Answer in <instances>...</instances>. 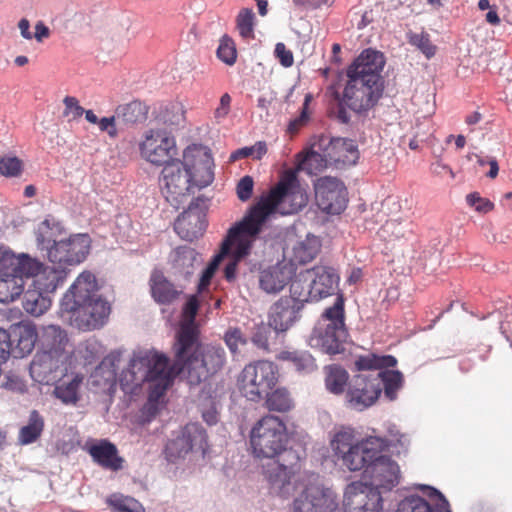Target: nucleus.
I'll return each instance as SVG.
<instances>
[{
	"instance_id": "nucleus-1",
	"label": "nucleus",
	"mask_w": 512,
	"mask_h": 512,
	"mask_svg": "<svg viewBox=\"0 0 512 512\" xmlns=\"http://www.w3.org/2000/svg\"><path fill=\"white\" fill-rule=\"evenodd\" d=\"M120 385L125 393L136 395L147 385L148 400L143 413L154 417L159 411L167 389L173 382L168 357L154 349L133 352L128 367L120 375Z\"/></svg>"
},
{
	"instance_id": "nucleus-2",
	"label": "nucleus",
	"mask_w": 512,
	"mask_h": 512,
	"mask_svg": "<svg viewBox=\"0 0 512 512\" xmlns=\"http://www.w3.org/2000/svg\"><path fill=\"white\" fill-rule=\"evenodd\" d=\"M308 196L300 186L296 176L289 172L285 174L270 194L262 197L243 217L233 225V234L237 230L243 232L244 242L253 244L271 214L290 215L297 213L306 206Z\"/></svg>"
},
{
	"instance_id": "nucleus-3",
	"label": "nucleus",
	"mask_w": 512,
	"mask_h": 512,
	"mask_svg": "<svg viewBox=\"0 0 512 512\" xmlns=\"http://www.w3.org/2000/svg\"><path fill=\"white\" fill-rule=\"evenodd\" d=\"M96 276L83 271L63 296L61 308L70 313L71 324L80 330L101 328L110 314L109 303L98 294Z\"/></svg>"
},
{
	"instance_id": "nucleus-4",
	"label": "nucleus",
	"mask_w": 512,
	"mask_h": 512,
	"mask_svg": "<svg viewBox=\"0 0 512 512\" xmlns=\"http://www.w3.org/2000/svg\"><path fill=\"white\" fill-rule=\"evenodd\" d=\"M390 442L380 436L357 438L356 430L351 426H337L329 434V447L334 462L343 470L365 474V470L378 453L386 450Z\"/></svg>"
},
{
	"instance_id": "nucleus-5",
	"label": "nucleus",
	"mask_w": 512,
	"mask_h": 512,
	"mask_svg": "<svg viewBox=\"0 0 512 512\" xmlns=\"http://www.w3.org/2000/svg\"><path fill=\"white\" fill-rule=\"evenodd\" d=\"M344 320V300L338 295L335 303L325 309L316 323L308 340L309 346L331 355L342 352L347 338Z\"/></svg>"
},
{
	"instance_id": "nucleus-6",
	"label": "nucleus",
	"mask_w": 512,
	"mask_h": 512,
	"mask_svg": "<svg viewBox=\"0 0 512 512\" xmlns=\"http://www.w3.org/2000/svg\"><path fill=\"white\" fill-rule=\"evenodd\" d=\"M174 354L176 364L187 372L189 383L194 385L219 371L226 361V353L221 346L201 345L198 336L195 345L187 348L183 355Z\"/></svg>"
},
{
	"instance_id": "nucleus-7",
	"label": "nucleus",
	"mask_w": 512,
	"mask_h": 512,
	"mask_svg": "<svg viewBox=\"0 0 512 512\" xmlns=\"http://www.w3.org/2000/svg\"><path fill=\"white\" fill-rule=\"evenodd\" d=\"M301 470V457L294 449L284 451L280 457L263 465V475L271 492L282 498L292 495L304 480Z\"/></svg>"
},
{
	"instance_id": "nucleus-8",
	"label": "nucleus",
	"mask_w": 512,
	"mask_h": 512,
	"mask_svg": "<svg viewBox=\"0 0 512 512\" xmlns=\"http://www.w3.org/2000/svg\"><path fill=\"white\" fill-rule=\"evenodd\" d=\"M287 429L284 422L276 416L261 418L250 432V445L253 454L260 458L274 459L287 451Z\"/></svg>"
},
{
	"instance_id": "nucleus-9",
	"label": "nucleus",
	"mask_w": 512,
	"mask_h": 512,
	"mask_svg": "<svg viewBox=\"0 0 512 512\" xmlns=\"http://www.w3.org/2000/svg\"><path fill=\"white\" fill-rule=\"evenodd\" d=\"M278 381V370L273 362L260 360L246 365L238 376L241 394L249 401L258 402Z\"/></svg>"
},
{
	"instance_id": "nucleus-10",
	"label": "nucleus",
	"mask_w": 512,
	"mask_h": 512,
	"mask_svg": "<svg viewBox=\"0 0 512 512\" xmlns=\"http://www.w3.org/2000/svg\"><path fill=\"white\" fill-rule=\"evenodd\" d=\"M396 363V358L391 355L377 356L369 354L359 357L355 361V366L358 371L380 370L378 372L374 371V375L381 379L384 396L393 401L397 398L398 391L403 387V375L398 370L382 369L394 367Z\"/></svg>"
},
{
	"instance_id": "nucleus-11",
	"label": "nucleus",
	"mask_w": 512,
	"mask_h": 512,
	"mask_svg": "<svg viewBox=\"0 0 512 512\" xmlns=\"http://www.w3.org/2000/svg\"><path fill=\"white\" fill-rule=\"evenodd\" d=\"M311 475L303 490L293 500L292 512H334L337 501L332 490L318 483Z\"/></svg>"
},
{
	"instance_id": "nucleus-12",
	"label": "nucleus",
	"mask_w": 512,
	"mask_h": 512,
	"mask_svg": "<svg viewBox=\"0 0 512 512\" xmlns=\"http://www.w3.org/2000/svg\"><path fill=\"white\" fill-rule=\"evenodd\" d=\"M381 393V379L374 372L361 373L349 382L345 400L349 408L364 411L376 403Z\"/></svg>"
},
{
	"instance_id": "nucleus-13",
	"label": "nucleus",
	"mask_w": 512,
	"mask_h": 512,
	"mask_svg": "<svg viewBox=\"0 0 512 512\" xmlns=\"http://www.w3.org/2000/svg\"><path fill=\"white\" fill-rule=\"evenodd\" d=\"M90 238L86 234L74 235L67 240L54 243L48 250V259L51 263L66 270L67 266L83 262L90 251Z\"/></svg>"
},
{
	"instance_id": "nucleus-14",
	"label": "nucleus",
	"mask_w": 512,
	"mask_h": 512,
	"mask_svg": "<svg viewBox=\"0 0 512 512\" xmlns=\"http://www.w3.org/2000/svg\"><path fill=\"white\" fill-rule=\"evenodd\" d=\"M207 450L206 431L198 423H189L184 427L179 436L167 444L165 453L169 461L175 462L190 451L199 452L202 456H205Z\"/></svg>"
},
{
	"instance_id": "nucleus-15",
	"label": "nucleus",
	"mask_w": 512,
	"mask_h": 512,
	"mask_svg": "<svg viewBox=\"0 0 512 512\" xmlns=\"http://www.w3.org/2000/svg\"><path fill=\"white\" fill-rule=\"evenodd\" d=\"M315 200L318 207L331 215L340 214L347 205V189L338 178L325 176L314 183Z\"/></svg>"
},
{
	"instance_id": "nucleus-16",
	"label": "nucleus",
	"mask_w": 512,
	"mask_h": 512,
	"mask_svg": "<svg viewBox=\"0 0 512 512\" xmlns=\"http://www.w3.org/2000/svg\"><path fill=\"white\" fill-rule=\"evenodd\" d=\"M141 156L155 165L166 166L175 160L177 147L175 139L163 130H150L146 132L140 144Z\"/></svg>"
},
{
	"instance_id": "nucleus-17",
	"label": "nucleus",
	"mask_w": 512,
	"mask_h": 512,
	"mask_svg": "<svg viewBox=\"0 0 512 512\" xmlns=\"http://www.w3.org/2000/svg\"><path fill=\"white\" fill-rule=\"evenodd\" d=\"M343 507L345 512H382L383 499L368 483L355 481L345 488Z\"/></svg>"
},
{
	"instance_id": "nucleus-18",
	"label": "nucleus",
	"mask_w": 512,
	"mask_h": 512,
	"mask_svg": "<svg viewBox=\"0 0 512 512\" xmlns=\"http://www.w3.org/2000/svg\"><path fill=\"white\" fill-rule=\"evenodd\" d=\"M191 150L184 151L183 163L180 160H173L164 166L162 170V183L166 190V198L177 200L178 197L185 196L190 190L192 183V170L188 164Z\"/></svg>"
},
{
	"instance_id": "nucleus-19",
	"label": "nucleus",
	"mask_w": 512,
	"mask_h": 512,
	"mask_svg": "<svg viewBox=\"0 0 512 512\" xmlns=\"http://www.w3.org/2000/svg\"><path fill=\"white\" fill-rule=\"evenodd\" d=\"M363 477L376 491H391L400 483L401 471L398 463L382 452L377 454Z\"/></svg>"
},
{
	"instance_id": "nucleus-20",
	"label": "nucleus",
	"mask_w": 512,
	"mask_h": 512,
	"mask_svg": "<svg viewBox=\"0 0 512 512\" xmlns=\"http://www.w3.org/2000/svg\"><path fill=\"white\" fill-rule=\"evenodd\" d=\"M70 361L38 351L30 364V376L42 385L55 384L67 374Z\"/></svg>"
},
{
	"instance_id": "nucleus-21",
	"label": "nucleus",
	"mask_w": 512,
	"mask_h": 512,
	"mask_svg": "<svg viewBox=\"0 0 512 512\" xmlns=\"http://www.w3.org/2000/svg\"><path fill=\"white\" fill-rule=\"evenodd\" d=\"M385 65L384 55L375 50L366 49L349 66L347 70L348 78H360L371 87L378 86L383 89L381 72Z\"/></svg>"
},
{
	"instance_id": "nucleus-22",
	"label": "nucleus",
	"mask_w": 512,
	"mask_h": 512,
	"mask_svg": "<svg viewBox=\"0 0 512 512\" xmlns=\"http://www.w3.org/2000/svg\"><path fill=\"white\" fill-rule=\"evenodd\" d=\"M360 78H349L344 89L343 101L356 113H363L371 109L382 95V88L371 87Z\"/></svg>"
},
{
	"instance_id": "nucleus-23",
	"label": "nucleus",
	"mask_w": 512,
	"mask_h": 512,
	"mask_svg": "<svg viewBox=\"0 0 512 512\" xmlns=\"http://www.w3.org/2000/svg\"><path fill=\"white\" fill-rule=\"evenodd\" d=\"M424 497L410 495L398 504L396 512H451L447 499L437 489L421 485Z\"/></svg>"
},
{
	"instance_id": "nucleus-24",
	"label": "nucleus",
	"mask_w": 512,
	"mask_h": 512,
	"mask_svg": "<svg viewBox=\"0 0 512 512\" xmlns=\"http://www.w3.org/2000/svg\"><path fill=\"white\" fill-rule=\"evenodd\" d=\"M232 232L233 226L228 230L227 236L221 245L220 252L214 256L210 264L203 271L198 285V290L200 292L205 290L207 286L210 284V281L215 271L217 270L219 264L221 263L225 255L229 252L231 243H235L236 257H245L250 253L253 243L251 241L244 242L242 237L244 234L241 230H237V232H235L234 234Z\"/></svg>"
},
{
	"instance_id": "nucleus-25",
	"label": "nucleus",
	"mask_w": 512,
	"mask_h": 512,
	"mask_svg": "<svg viewBox=\"0 0 512 512\" xmlns=\"http://www.w3.org/2000/svg\"><path fill=\"white\" fill-rule=\"evenodd\" d=\"M198 308L197 297L195 295L190 296L183 307L180 328L173 346L174 353L180 356L183 355L187 348L193 347L196 343V336L199 335V330L195 323Z\"/></svg>"
},
{
	"instance_id": "nucleus-26",
	"label": "nucleus",
	"mask_w": 512,
	"mask_h": 512,
	"mask_svg": "<svg viewBox=\"0 0 512 512\" xmlns=\"http://www.w3.org/2000/svg\"><path fill=\"white\" fill-rule=\"evenodd\" d=\"M40 352L71 360L72 349L65 330L56 325L43 327L39 336Z\"/></svg>"
},
{
	"instance_id": "nucleus-27",
	"label": "nucleus",
	"mask_w": 512,
	"mask_h": 512,
	"mask_svg": "<svg viewBox=\"0 0 512 512\" xmlns=\"http://www.w3.org/2000/svg\"><path fill=\"white\" fill-rule=\"evenodd\" d=\"M306 279L310 280L313 289V298L319 301L335 293L339 276L335 269L329 266L318 265L306 270Z\"/></svg>"
},
{
	"instance_id": "nucleus-28",
	"label": "nucleus",
	"mask_w": 512,
	"mask_h": 512,
	"mask_svg": "<svg viewBox=\"0 0 512 512\" xmlns=\"http://www.w3.org/2000/svg\"><path fill=\"white\" fill-rule=\"evenodd\" d=\"M293 275H295V267L292 263L279 262L260 272L259 286L268 294H276L284 289Z\"/></svg>"
},
{
	"instance_id": "nucleus-29",
	"label": "nucleus",
	"mask_w": 512,
	"mask_h": 512,
	"mask_svg": "<svg viewBox=\"0 0 512 512\" xmlns=\"http://www.w3.org/2000/svg\"><path fill=\"white\" fill-rule=\"evenodd\" d=\"M206 228L204 213L191 204L174 223L175 232L186 241H193L202 236Z\"/></svg>"
},
{
	"instance_id": "nucleus-30",
	"label": "nucleus",
	"mask_w": 512,
	"mask_h": 512,
	"mask_svg": "<svg viewBox=\"0 0 512 512\" xmlns=\"http://www.w3.org/2000/svg\"><path fill=\"white\" fill-rule=\"evenodd\" d=\"M300 305L289 298L279 299L270 310L269 326L278 332L287 331L297 320Z\"/></svg>"
},
{
	"instance_id": "nucleus-31",
	"label": "nucleus",
	"mask_w": 512,
	"mask_h": 512,
	"mask_svg": "<svg viewBox=\"0 0 512 512\" xmlns=\"http://www.w3.org/2000/svg\"><path fill=\"white\" fill-rule=\"evenodd\" d=\"M9 334L11 336L12 351L19 357L30 354L40 336L37 333L36 326L30 322H21L12 326Z\"/></svg>"
},
{
	"instance_id": "nucleus-32",
	"label": "nucleus",
	"mask_w": 512,
	"mask_h": 512,
	"mask_svg": "<svg viewBox=\"0 0 512 512\" xmlns=\"http://www.w3.org/2000/svg\"><path fill=\"white\" fill-rule=\"evenodd\" d=\"M88 452L94 462L107 470L118 471L122 468L123 459L118 456L116 446L108 440L92 444Z\"/></svg>"
},
{
	"instance_id": "nucleus-33",
	"label": "nucleus",
	"mask_w": 512,
	"mask_h": 512,
	"mask_svg": "<svg viewBox=\"0 0 512 512\" xmlns=\"http://www.w3.org/2000/svg\"><path fill=\"white\" fill-rule=\"evenodd\" d=\"M321 240L319 237L308 233L305 238L298 240L291 248L290 261L295 264H306L312 261L321 249Z\"/></svg>"
},
{
	"instance_id": "nucleus-34",
	"label": "nucleus",
	"mask_w": 512,
	"mask_h": 512,
	"mask_svg": "<svg viewBox=\"0 0 512 512\" xmlns=\"http://www.w3.org/2000/svg\"><path fill=\"white\" fill-rule=\"evenodd\" d=\"M195 158L192 165V183L198 188H204L210 185L214 179L213 159L209 151H197V155L190 153Z\"/></svg>"
},
{
	"instance_id": "nucleus-35",
	"label": "nucleus",
	"mask_w": 512,
	"mask_h": 512,
	"mask_svg": "<svg viewBox=\"0 0 512 512\" xmlns=\"http://www.w3.org/2000/svg\"><path fill=\"white\" fill-rule=\"evenodd\" d=\"M64 233L63 225L54 217H47L38 224L35 231L37 245L41 250H45L48 255V250L54 243H59V237Z\"/></svg>"
},
{
	"instance_id": "nucleus-36",
	"label": "nucleus",
	"mask_w": 512,
	"mask_h": 512,
	"mask_svg": "<svg viewBox=\"0 0 512 512\" xmlns=\"http://www.w3.org/2000/svg\"><path fill=\"white\" fill-rule=\"evenodd\" d=\"M327 154L335 163L344 166L356 164L359 158L355 142L349 139H336L332 141Z\"/></svg>"
},
{
	"instance_id": "nucleus-37",
	"label": "nucleus",
	"mask_w": 512,
	"mask_h": 512,
	"mask_svg": "<svg viewBox=\"0 0 512 512\" xmlns=\"http://www.w3.org/2000/svg\"><path fill=\"white\" fill-rule=\"evenodd\" d=\"M150 288L153 299L160 304H169L180 294V291L158 270H154L151 274Z\"/></svg>"
},
{
	"instance_id": "nucleus-38",
	"label": "nucleus",
	"mask_w": 512,
	"mask_h": 512,
	"mask_svg": "<svg viewBox=\"0 0 512 512\" xmlns=\"http://www.w3.org/2000/svg\"><path fill=\"white\" fill-rule=\"evenodd\" d=\"M66 270L56 267H44L33 280V286L46 294L53 293L66 279Z\"/></svg>"
},
{
	"instance_id": "nucleus-39",
	"label": "nucleus",
	"mask_w": 512,
	"mask_h": 512,
	"mask_svg": "<svg viewBox=\"0 0 512 512\" xmlns=\"http://www.w3.org/2000/svg\"><path fill=\"white\" fill-rule=\"evenodd\" d=\"M197 255V252L189 246L174 249L170 255V261L175 272L185 277L190 276L194 271Z\"/></svg>"
},
{
	"instance_id": "nucleus-40",
	"label": "nucleus",
	"mask_w": 512,
	"mask_h": 512,
	"mask_svg": "<svg viewBox=\"0 0 512 512\" xmlns=\"http://www.w3.org/2000/svg\"><path fill=\"white\" fill-rule=\"evenodd\" d=\"M22 305L28 314L39 317L50 308L51 299L48 294L34 287L25 292Z\"/></svg>"
},
{
	"instance_id": "nucleus-41",
	"label": "nucleus",
	"mask_w": 512,
	"mask_h": 512,
	"mask_svg": "<svg viewBox=\"0 0 512 512\" xmlns=\"http://www.w3.org/2000/svg\"><path fill=\"white\" fill-rule=\"evenodd\" d=\"M324 372L326 389L332 394L341 395L345 391L346 386L349 385L348 372L337 364L326 366Z\"/></svg>"
},
{
	"instance_id": "nucleus-42",
	"label": "nucleus",
	"mask_w": 512,
	"mask_h": 512,
	"mask_svg": "<svg viewBox=\"0 0 512 512\" xmlns=\"http://www.w3.org/2000/svg\"><path fill=\"white\" fill-rule=\"evenodd\" d=\"M278 359L289 362L300 373H311L317 369L313 356L307 351H282Z\"/></svg>"
},
{
	"instance_id": "nucleus-43",
	"label": "nucleus",
	"mask_w": 512,
	"mask_h": 512,
	"mask_svg": "<svg viewBox=\"0 0 512 512\" xmlns=\"http://www.w3.org/2000/svg\"><path fill=\"white\" fill-rule=\"evenodd\" d=\"M306 270L301 271L296 275L295 279H291L290 284V294L291 300L298 305H302L306 302H314L316 301L313 298V289L310 284V280L306 279Z\"/></svg>"
},
{
	"instance_id": "nucleus-44",
	"label": "nucleus",
	"mask_w": 512,
	"mask_h": 512,
	"mask_svg": "<svg viewBox=\"0 0 512 512\" xmlns=\"http://www.w3.org/2000/svg\"><path fill=\"white\" fill-rule=\"evenodd\" d=\"M44 429V419L37 410L31 411L28 424L23 426L18 435V442L21 445H28L35 442Z\"/></svg>"
},
{
	"instance_id": "nucleus-45",
	"label": "nucleus",
	"mask_w": 512,
	"mask_h": 512,
	"mask_svg": "<svg viewBox=\"0 0 512 512\" xmlns=\"http://www.w3.org/2000/svg\"><path fill=\"white\" fill-rule=\"evenodd\" d=\"M24 290V280L15 274L0 275V302L16 300Z\"/></svg>"
},
{
	"instance_id": "nucleus-46",
	"label": "nucleus",
	"mask_w": 512,
	"mask_h": 512,
	"mask_svg": "<svg viewBox=\"0 0 512 512\" xmlns=\"http://www.w3.org/2000/svg\"><path fill=\"white\" fill-rule=\"evenodd\" d=\"M83 381L81 375H74L68 382L56 385L53 394L57 399L66 405L76 404L79 399L78 391Z\"/></svg>"
},
{
	"instance_id": "nucleus-47",
	"label": "nucleus",
	"mask_w": 512,
	"mask_h": 512,
	"mask_svg": "<svg viewBox=\"0 0 512 512\" xmlns=\"http://www.w3.org/2000/svg\"><path fill=\"white\" fill-rule=\"evenodd\" d=\"M106 502L116 512H145L138 500L120 493L110 495Z\"/></svg>"
},
{
	"instance_id": "nucleus-48",
	"label": "nucleus",
	"mask_w": 512,
	"mask_h": 512,
	"mask_svg": "<svg viewBox=\"0 0 512 512\" xmlns=\"http://www.w3.org/2000/svg\"><path fill=\"white\" fill-rule=\"evenodd\" d=\"M115 114L117 119H121L126 123H136L145 119V107L139 101H132L127 104L119 105Z\"/></svg>"
},
{
	"instance_id": "nucleus-49",
	"label": "nucleus",
	"mask_w": 512,
	"mask_h": 512,
	"mask_svg": "<svg viewBox=\"0 0 512 512\" xmlns=\"http://www.w3.org/2000/svg\"><path fill=\"white\" fill-rule=\"evenodd\" d=\"M42 266L43 264L40 261L22 253L17 256L15 272L13 274L19 276L22 280H24L25 277H33L35 279L41 271Z\"/></svg>"
},
{
	"instance_id": "nucleus-50",
	"label": "nucleus",
	"mask_w": 512,
	"mask_h": 512,
	"mask_svg": "<svg viewBox=\"0 0 512 512\" xmlns=\"http://www.w3.org/2000/svg\"><path fill=\"white\" fill-rule=\"evenodd\" d=\"M407 42L419 50L427 59L432 58L436 54V46L431 42L430 35L422 31L420 33L409 30L406 33Z\"/></svg>"
},
{
	"instance_id": "nucleus-51",
	"label": "nucleus",
	"mask_w": 512,
	"mask_h": 512,
	"mask_svg": "<svg viewBox=\"0 0 512 512\" xmlns=\"http://www.w3.org/2000/svg\"><path fill=\"white\" fill-rule=\"evenodd\" d=\"M266 405L269 410L286 412L292 408L293 402L289 392L284 388H278L268 395H265Z\"/></svg>"
},
{
	"instance_id": "nucleus-52",
	"label": "nucleus",
	"mask_w": 512,
	"mask_h": 512,
	"mask_svg": "<svg viewBox=\"0 0 512 512\" xmlns=\"http://www.w3.org/2000/svg\"><path fill=\"white\" fill-rule=\"evenodd\" d=\"M255 14L252 9L243 8L237 15V29L241 37L245 39L253 38L254 35Z\"/></svg>"
},
{
	"instance_id": "nucleus-53",
	"label": "nucleus",
	"mask_w": 512,
	"mask_h": 512,
	"mask_svg": "<svg viewBox=\"0 0 512 512\" xmlns=\"http://www.w3.org/2000/svg\"><path fill=\"white\" fill-rule=\"evenodd\" d=\"M224 342L233 355H238L241 348L248 343V339L240 328L230 327L224 334Z\"/></svg>"
},
{
	"instance_id": "nucleus-54",
	"label": "nucleus",
	"mask_w": 512,
	"mask_h": 512,
	"mask_svg": "<svg viewBox=\"0 0 512 512\" xmlns=\"http://www.w3.org/2000/svg\"><path fill=\"white\" fill-rule=\"evenodd\" d=\"M327 166L326 158L317 151L310 150L306 153L299 164L301 170H305L310 174H315Z\"/></svg>"
},
{
	"instance_id": "nucleus-55",
	"label": "nucleus",
	"mask_w": 512,
	"mask_h": 512,
	"mask_svg": "<svg viewBox=\"0 0 512 512\" xmlns=\"http://www.w3.org/2000/svg\"><path fill=\"white\" fill-rule=\"evenodd\" d=\"M78 353L86 364H92L102 355L103 348L98 340L88 339L78 346Z\"/></svg>"
},
{
	"instance_id": "nucleus-56",
	"label": "nucleus",
	"mask_w": 512,
	"mask_h": 512,
	"mask_svg": "<svg viewBox=\"0 0 512 512\" xmlns=\"http://www.w3.org/2000/svg\"><path fill=\"white\" fill-rule=\"evenodd\" d=\"M218 58L227 65H233L236 61V48L232 39L227 36L222 37L217 49Z\"/></svg>"
},
{
	"instance_id": "nucleus-57",
	"label": "nucleus",
	"mask_w": 512,
	"mask_h": 512,
	"mask_svg": "<svg viewBox=\"0 0 512 512\" xmlns=\"http://www.w3.org/2000/svg\"><path fill=\"white\" fill-rule=\"evenodd\" d=\"M17 256L10 248L0 246V274L10 275L15 272Z\"/></svg>"
},
{
	"instance_id": "nucleus-58",
	"label": "nucleus",
	"mask_w": 512,
	"mask_h": 512,
	"mask_svg": "<svg viewBox=\"0 0 512 512\" xmlns=\"http://www.w3.org/2000/svg\"><path fill=\"white\" fill-rule=\"evenodd\" d=\"M22 162L14 156L0 157V174L7 177H14L20 174Z\"/></svg>"
},
{
	"instance_id": "nucleus-59",
	"label": "nucleus",
	"mask_w": 512,
	"mask_h": 512,
	"mask_svg": "<svg viewBox=\"0 0 512 512\" xmlns=\"http://www.w3.org/2000/svg\"><path fill=\"white\" fill-rule=\"evenodd\" d=\"M312 100V95L310 93L305 95L304 103L302 107V111L300 115L294 119H292L287 127L288 133L291 135L297 133L301 127H303L309 120L308 106Z\"/></svg>"
},
{
	"instance_id": "nucleus-60",
	"label": "nucleus",
	"mask_w": 512,
	"mask_h": 512,
	"mask_svg": "<svg viewBox=\"0 0 512 512\" xmlns=\"http://www.w3.org/2000/svg\"><path fill=\"white\" fill-rule=\"evenodd\" d=\"M65 109L63 115L68 118L69 121L79 119L85 112V109L80 106L79 101L72 96H66L63 100Z\"/></svg>"
},
{
	"instance_id": "nucleus-61",
	"label": "nucleus",
	"mask_w": 512,
	"mask_h": 512,
	"mask_svg": "<svg viewBox=\"0 0 512 512\" xmlns=\"http://www.w3.org/2000/svg\"><path fill=\"white\" fill-rule=\"evenodd\" d=\"M381 438L388 440L390 442L386 446V449L397 446H400L402 449H406L409 443L407 436L401 434L399 429L395 425H389L387 428V435Z\"/></svg>"
},
{
	"instance_id": "nucleus-62",
	"label": "nucleus",
	"mask_w": 512,
	"mask_h": 512,
	"mask_svg": "<svg viewBox=\"0 0 512 512\" xmlns=\"http://www.w3.org/2000/svg\"><path fill=\"white\" fill-rule=\"evenodd\" d=\"M467 204L473 207L477 212L487 213L494 207L493 203L486 198L480 197L478 193H470L466 196Z\"/></svg>"
},
{
	"instance_id": "nucleus-63",
	"label": "nucleus",
	"mask_w": 512,
	"mask_h": 512,
	"mask_svg": "<svg viewBox=\"0 0 512 512\" xmlns=\"http://www.w3.org/2000/svg\"><path fill=\"white\" fill-rule=\"evenodd\" d=\"M269 328L266 327V326H259L257 327V329L255 330V332L253 333V336H252V343L264 350V351H268L269 349V341H268V338H269Z\"/></svg>"
},
{
	"instance_id": "nucleus-64",
	"label": "nucleus",
	"mask_w": 512,
	"mask_h": 512,
	"mask_svg": "<svg viewBox=\"0 0 512 512\" xmlns=\"http://www.w3.org/2000/svg\"><path fill=\"white\" fill-rule=\"evenodd\" d=\"M254 182L252 177L244 176L237 185V196L241 201H247L251 198Z\"/></svg>"
}]
</instances>
